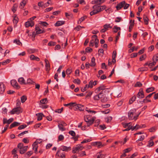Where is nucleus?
I'll use <instances>...</instances> for the list:
<instances>
[{
	"mask_svg": "<svg viewBox=\"0 0 158 158\" xmlns=\"http://www.w3.org/2000/svg\"><path fill=\"white\" fill-rule=\"evenodd\" d=\"M64 23L65 21H58L54 25L56 27H58L64 24Z\"/></svg>",
	"mask_w": 158,
	"mask_h": 158,
	"instance_id": "nucleus-21",
	"label": "nucleus"
},
{
	"mask_svg": "<svg viewBox=\"0 0 158 158\" xmlns=\"http://www.w3.org/2000/svg\"><path fill=\"white\" fill-rule=\"evenodd\" d=\"M72 72V70L71 69H68L66 71V73L67 75H70Z\"/></svg>",
	"mask_w": 158,
	"mask_h": 158,
	"instance_id": "nucleus-48",
	"label": "nucleus"
},
{
	"mask_svg": "<svg viewBox=\"0 0 158 158\" xmlns=\"http://www.w3.org/2000/svg\"><path fill=\"white\" fill-rule=\"evenodd\" d=\"M136 98V97L135 96H133L130 99L129 102V104H132L134 101L135 100Z\"/></svg>",
	"mask_w": 158,
	"mask_h": 158,
	"instance_id": "nucleus-28",
	"label": "nucleus"
},
{
	"mask_svg": "<svg viewBox=\"0 0 158 158\" xmlns=\"http://www.w3.org/2000/svg\"><path fill=\"white\" fill-rule=\"evenodd\" d=\"M125 4V1H123L118 4L116 8L117 10H120L122 7H123Z\"/></svg>",
	"mask_w": 158,
	"mask_h": 158,
	"instance_id": "nucleus-11",
	"label": "nucleus"
},
{
	"mask_svg": "<svg viewBox=\"0 0 158 158\" xmlns=\"http://www.w3.org/2000/svg\"><path fill=\"white\" fill-rule=\"evenodd\" d=\"M28 133V131H23L21 133L19 134L18 135V136L19 137L21 136H22L24 135L25 134H26V133Z\"/></svg>",
	"mask_w": 158,
	"mask_h": 158,
	"instance_id": "nucleus-57",
	"label": "nucleus"
},
{
	"mask_svg": "<svg viewBox=\"0 0 158 158\" xmlns=\"http://www.w3.org/2000/svg\"><path fill=\"white\" fill-rule=\"evenodd\" d=\"M122 20V19L121 17H118L116 18L115 20V22L116 23H118L120 22Z\"/></svg>",
	"mask_w": 158,
	"mask_h": 158,
	"instance_id": "nucleus-63",
	"label": "nucleus"
},
{
	"mask_svg": "<svg viewBox=\"0 0 158 158\" xmlns=\"http://www.w3.org/2000/svg\"><path fill=\"white\" fill-rule=\"evenodd\" d=\"M26 3V1L25 0H23L20 3V5L23 8Z\"/></svg>",
	"mask_w": 158,
	"mask_h": 158,
	"instance_id": "nucleus-53",
	"label": "nucleus"
},
{
	"mask_svg": "<svg viewBox=\"0 0 158 158\" xmlns=\"http://www.w3.org/2000/svg\"><path fill=\"white\" fill-rule=\"evenodd\" d=\"M105 87H106L104 85H101L95 90V92L97 94L99 93L100 91L101 90H103L105 89Z\"/></svg>",
	"mask_w": 158,
	"mask_h": 158,
	"instance_id": "nucleus-10",
	"label": "nucleus"
},
{
	"mask_svg": "<svg viewBox=\"0 0 158 158\" xmlns=\"http://www.w3.org/2000/svg\"><path fill=\"white\" fill-rule=\"evenodd\" d=\"M13 120L14 119L13 118H10L8 120H7L6 118H3V124H5L7 123L8 124H9L13 121Z\"/></svg>",
	"mask_w": 158,
	"mask_h": 158,
	"instance_id": "nucleus-15",
	"label": "nucleus"
},
{
	"mask_svg": "<svg viewBox=\"0 0 158 158\" xmlns=\"http://www.w3.org/2000/svg\"><path fill=\"white\" fill-rule=\"evenodd\" d=\"M10 61V60L8 59L6 60L5 61L1 62V64L3 65H5L6 64L9 63Z\"/></svg>",
	"mask_w": 158,
	"mask_h": 158,
	"instance_id": "nucleus-50",
	"label": "nucleus"
},
{
	"mask_svg": "<svg viewBox=\"0 0 158 158\" xmlns=\"http://www.w3.org/2000/svg\"><path fill=\"white\" fill-rule=\"evenodd\" d=\"M47 98H45L41 100L40 101V102L42 104H45L47 103Z\"/></svg>",
	"mask_w": 158,
	"mask_h": 158,
	"instance_id": "nucleus-46",
	"label": "nucleus"
},
{
	"mask_svg": "<svg viewBox=\"0 0 158 158\" xmlns=\"http://www.w3.org/2000/svg\"><path fill=\"white\" fill-rule=\"evenodd\" d=\"M156 129V127H153L150 128L149 129V131L150 132H153L155 131Z\"/></svg>",
	"mask_w": 158,
	"mask_h": 158,
	"instance_id": "nucleus-58",
	"label": "nucleus"
},
{
	"mask_svg": "<svg viewBox=\"0 0 158 158\" xmlns=\"http://www.w3.org/2000/svg\"><path fill=\"white\" fill-rule=\"evenodd\" d=\"M136 110L135 109H133L130 110L128 112V116L129 120H134L135 121L137 119L140 112L139 114H136Z\"/></svg>",
	"mask_w": 158,
	"mask_h": 158,
	"instance_id": "nucleus-1",
	"label": "nucleus"
},
{
	"mask_svg": "<svg viewBox=\"0 0 158 158\" xmlns=\"http://www.w3.org/2000/svg\"><path fill=\"white\" fill-rule=\"evenodd\" d=\"M13 42L14 43L16 44L20 45L21 43L20 42V40H17V39L15 40H14Z\"/></svg>",
	"mask_w": 158,
	"mask_h": 158,
	"instance_id": "nucleus-62",
	"label": "nucleus"
},
{
	"mask_svg": "<svg viewBox=\"0 0 158 158\" xmlns=\"http://www.w3.org/2000/svg\"><path fill=\"white\" fill-rule=\"evenodd\" d=\"M93 8L94 9H97L99 12L102 11L101 6L98 5H94L93 6Z\"/></svg>",
	"mask_w": 158,
	"mask_h": 158,
	"instance_id": "nucleus-19",
	"label": "nucleus"
},
{
	"mask_svg": "<svg viewBox=\"0 0 158 158\" xmlns=\"http://www.w3.org/2000/svg\"><path fill=\"white\" fill-rule=\"evenodd\" d=\"M71 147L70 146L67 147L64 145L61 146L60 148L58 150H60V151H65L68 152L71 150Z\"/></svg>",
	"mask_w": 158,
	"mask_h": 158,
	"instance_id": "nucleus-7",
	"label": "nucleus"
},
{
	"mask_svg": "<svg viewBox=\"0 0 158 158\" xmlns=\"http://www.w3.org/2000/svg\"><path fill=\"white\" fill-rule=\"evenodd\" d=\"M148 70V68L146 67H142L138 69L139 71H147Z\"/></svg>",
	"mask_w": 158,
	"mask_h": 158,
	"instance_id": "nucleus-44",
	"label": "nucleus"
},
{
	"mask_svg": "<svg viewBox=\"0 0 158 158\" xmlns=\"http://www.w3.org/2000/svg\"><path fill=\"white\" fill-rule=\"evenodd\" d=\"M151 102V100L148 99V98H147L146 97L145 99H144L143 101L141 102H143L145 103H147L148 102Z\"/></svg>",
	"mask_w": 158,
	"mask_h": 158,
	"instance_id": "nucleus-41",
	"label": "nucleus"
},
{
	"mask_svg": "<svg viewBox=\"0 0 158 158\" xmlns=\"http://www.w3.org/2000/svg\"><path fill=\"white\" fill-rule=\"evenodd\" d=\"M112 117L111 116H109L105 118V121L107 123H109L112 120Z\"/></svg>",
	"mask_w": 158,
	"mask_h": 158,
	"instance_id": "nucleus-47",
	"label": "nucleus"
},
{
	"mask_svg": "<svg viewBox=\"0 0 158 158\" xmlns=\"http://www.w3.org/2000/svg\"><path fill=\"white\" fill-rule=\"evenodd\" d=\"M32 153L33 152L31 151H28L25 154V156L26 157H29Z\"/></svg>",
	"mask_w": 158,
	"mask_h": 158,
	"instance_id": "nucleus-40",
	"label": "nucleus"
},
{
	"mask_svg": "<svg viewBox=\"0 0 158 158\" xmlns=\"http://www.w3.org/2000/svg\"><path fill=\"white\" fill-rule=\"evenodd\" d=\"M79 110L80 111H83L84 110V106L81 104H79Z\"/></svg>",
	"mask_w": 158,
	"mask_h": 158,
	"instance_id": "nucleus-54",
	"label": "nucleus"
},
{
	"mask_svg": "<svg viewBox=\"0 0 158 158\" xmlns=\"http://www.w3.org/2000/svg\"><path fill=\"white\" fill-rule=\"evenodd\" d=\"M92 49L89 47H87L85 49L86 52H92Z\"/></svg>",
	"mask_w": 158,
	"mask_h": 158,
	"instance_id": "nucleus-61",
	"label": "nucleus"
},
{
	"mask_svg": "<svg viewBox=\"0 0 158 158\" xmlns=\"http://www.w3.org/2000/svg\"><path fill=\"white\" fill-rule=\"evenodd\" d=\"M56 156L59 157L60 158H65V153L64 152H61L60 150H58Z\"/></svg>",
	"mask_w": 158,
	"mask_h": 158,
	"instance_id": "nucleus-5",
	"label": "nucleus"
},
{
	"mask_svg": "<svg viewBox=\"0 0 158 158\" xmlns=\"http://www.w3.org/2000/svg\"><path fill=\"white\" fill-rule=\"evenodd\" d=\"M56 44V42H53L52 41H50L48 44V46H53Z\"/></svg>",
	"mask_w": 158,
	"mask_h": 158,
	"instance_id": "nucleus-45",
	"label": "nucleus"
},
{
	"mask_svg": "<svg viewBox=\"0 0 158 158\" xmlns=\"http://www.w3.org/2000/svg\"><path fill=\"white\" fill-rule=\"evenodd\" d=\"M22 108L19 106L13 109L10 112L11 114H19L22 112Z\"/></svg>",
	"mask_w": 158,
	"mask_h": 158,
	"instance_id": "nucleus-3",
	"label": "nucleus"
},
{
	"mask_svg": "<svg viewBox=\"0 0 158 158\" xmlns=\"http://www.w3.org/2000/svg\"><path fill=\"white\" fill-rule=\"evenodd\" d=\"M92 145L97 147L98 148H100L103 146V145L100 142H95L92 143Z\"/></svg>",
	"mask_w": 158,
	"mask_h": 158,
	"instance_id": "nucleus-18",
	"label": "nucleus"
},
{
	"mask_svg": "<svg viewBox=\"0 0 158 158\" xmlns=\"http://www.w3.org/2000/svg\"><path fill=\"white\" fill-rule=\"evenodd\" d=\"M43 115V114L42 113H39L37 115V120L38 121L41 120L42 118V116Z\"/></svg>",
	"mask_w": 158,
	"mask_h": 158,
	"instance_id": "nucleus-34",
	"label": "nucleus"
},
{
	"mask_svg": "<svg viewBox=\"0 0 158 158\" xmlns=\"http://www.w3.org/2000/svg\"><path fill=\"white\" fill-rule=\"evenodd\" d=\"M92 38L94 39L95 46L96 48L98 47V44L99 43V40L98 39L97 36L96 35H94L92 36Z\"/></svg>",
	"mask_w": 158,
	"mask_h": 158,
	"instance_id": "nucleus-14",
	"label": "nucleus"
},
{
	"mask_svg": "<svg viewBox=\"0 0 158 158\" xmlns=\"http://www.w3.org/2000/svg\"><path fill=\"white\" fill-rule=\"evenodd\" d=\"M98 153H99V155L97 156V158H104L105 156L102 154V151Z\"/></svg>",
	"mask_w": 158,
	"mask_h": 158,
	"instance_id": "nucleus-42",
	"label": "nucleus"
},
{
	"mask_svg": "<svg viewBox=\"0 0 158 158\" xmlns=\"http://www.w3.org/2000/svg\"><path fill=\"white\" fill-rule=\"evenodd\" d=\"M120 30V27H118L116 25L114 26L113 28V31L114 33H116L118 31Z\"/></svg>",
	"mask_w": 158,
	"mask_h": 158,
	"instance_id": "nucleus-26",
	"label": "nucleus"
},
{
	"mask_svg": "<svg viewBox=\"0 0 158 158\" xmlns=\"http://www.w3.org/2000/svg\"><path fill=\"white\" fill-rule=\"evenodd\" d=\"M69 133L73 136V137H74L76 135V133L73 131L71 130L69 131Z\"/></svg>",
	"mask_w": 158,
	"mask_h": 158,
	"instance_id": "nucleus-52",
	"label": "nucleus"
},
{
	"mask_svg": "<svg viewBox=\"0 0 158 158\" xmlns=\"http://www.w3.org/2000/svg\"><path fill=\"white\" fill-rule=\"evenodd\" d=\"M18 81L21 84H26V82H25V80L23 77L19 78L18 79Z\"/></svg>",
	"mask_w": 158,
	"mask_h": 158,
	"instance_id": "nucleus-23",
	"label": "nucleus"
},
{
	"mask_svg": "<svg viewBox=\"0 0 158 158\" xmlns=\"http://www.w3.org/2000/svg\"><path fill=\"white\" fill-rule=\"evenodd\" d=\"M32 146L33 147L32 149L35 151V152L36 153H37V148H38L37 144L36 143V142H34Z\"/></svg>",
	"mask_w": 158,
	"mask_h": 158,
	"instance_id": "nucleus-22",
	"label": "nucleus"
},
{
	"mask_svg": "<svg viewBox=\"0 0 158 158\" xmlns=\"http://www.w3.org/2000/svg\"><path fill=\"white\" fill-rule=\"evenodd\" d=\"M27 97L26 96L23 95L21 97V102L22 103L25 102L26 100H27Z\"/></svg>",
	"mask_w": 158,
	"mask_h": 158,
	"instance_id": "nucleus-37",
	"label": "nucleus"
},
{
	"mask_svg": "<svg viewBox=\"0 0 158 158\" xmlns=\"http://www.w3.org/2000/svg\"><path fill=\"white\" fill-rule=\"evenodd\" d=\"M143 19L144 23L146 25H148V24L149 19L146 15H144L143 17Z\"/></svg>",
	"mask_w": 158,
	"mask_h": 158,
	"instance_id": "nucleus-30",
	"label": "nucleus"
},
{
	"mask_svg": "<svg viewBox=\"0 0 158 158\" xmlns=\"http://www.w3.org/2000/svg\"><path fill=\"white\" fill-rule=\"evenodd\" d=\"M142 86V84L139 81L137 82L135 85V87H141Z\"/></svg>",
	"mask_w": 158,
	"mask_h": 158,
	"instance_id": "nucleus-49",
	"label": "nucleus"
},
{
	"mask_svg": "<svg viewBox=\"0 0 158 158\" xmlns=\"http://www.w3.org/2000/svg\"><path fill=\"white\" fill-rule=\"evenodd\" d=\"M35 30L36 31V33L37 34H40V33H44L45 32V31L44 30H42L41 29H39L37 30V27H36L35 28Z\"/></svg>",
	"mask_w": 158,
	"mask_h": 158,
	"instance_id": "nucleus-33",
	"label": "nucleus"
},
{
	"mask_svg": "<svg viewBox=\"0 0 158 158\" xmlns=\"http://www.w3.org/2000/svg\"><path fill=\"white\" fill-rule=\"evenodd\" d=\"M137 97L139 98H142L144 97L143 89L141 88L137 95Z\"/></svg>",
	"mask_w": 158,
	"mask_h": 158,
	"instance_id": "nucleus-9",
	"label": "nucleus"
},
{
	"mask_svg": "<svg viewBox=\"0 0 158 158\" xmlns=\"http://www.w3.org/2000/svg\"><path fill=\"white\" fill-rule=\"evenodd\" d=\"M96 65L95 62V59L94 57H93L91 60V63L90 64V66L92 67H94Z\"/></svg>",
	"mask_w": 158,
	"mask_h": 158,
	"instance_id": "nucleus-27",
	"label": "nucleus"
},
{
	"mask_svg": "<svg viewBox=\"0 0 158 158\" xmlns=\"http://www.w3.org/2000/svg\"><path fill=\"white\" fill-rule=\"evenodd\" d=\"M138 49L137 47L135 48V47H133L129 50L128 52L129 53H131L133 52L134 50L137 51Z\"/></svg>",
	"mask_w": 158,
	"mask_h": 158,
	"instance_id": "nucleus-38",
	"label": "nucleus"
},
{
	"mask_svg": "<svg viewBox=\"0 0 158 158\" xmlns=\"http://www.w3.org/2000/svg\"><path fill=\"white\" fill-rule=\"evenodd\" d=\"M27 127V125L25 124V125H22L19 126L18 127V129L19 130H21L23 129H24Z\"/></svg>",
	"mask_w": 158,
	"mask_h": 158,
	"instance_id": "nucleus-60",
	"label": "nucleus"
},
{
	"mask_svg": "<svg viewBox=\"0 0 158 158\" xmlns=\"http://www.w3.org/2000/svg\"><path fill=\"white\" fill-rule=\"evenodd\" d=\"M45 61L46 63L45 66L47 68L46 70L48 71V68H49L50 67V64L48 61L47 59H45Z\"/></svg>",
	"mask_w": 158,
	"mask_h": 158,
	"instance_id": "nucleus-32",
	"label": "nucleus"
},
{
	"mask_svg": "<svg viewBox=\"0 0 158 158\" xmlns=\"http://www.w3.org/2000/svg\"><path fill=\"white\" fill-rule=\"evenodd\" d=\"M20 124V123L16 122H15L10 125L9 127L10 129H11L13 127L18 126Z\"/></svg>",
	"mask_w": 158,
	"mask_h": 158,
	"instance_id": "nucleus-20",
	"label": "nucleus"
},
{
	"mask_svg": "<svg viewBox=\"0 0 158 158\" xmlns=\"http://www.w3.org/2000/svg\"><path fill=\"white\" fill-rule=\"evenodd\" d=\"M88 87H89L90 88H91L93 87V80H91L89 83V85H88Z\"/></svg>",
	"mask_w": 158,
	"mask_h": 158,
	"instance_id": "nucleus-59",
	"label": "nucleus"
},
{
	"mask_svg": "<svg viewBox=\"0 0 158 158\" xmlns=\"http://www.w3.org/2000/svg\"><path fill=\"white\" fill-rule=\"evenodd\" d=\"M11 85L15 88L18 89L20 88V86L19 85L15 80H11L10 81Z\"/></svg>",
	"mask_w": 158,
	"mask_h": 158,
	"instance_id": "nucleus-6",
	"label": "nucleus"
},
{
	"mask_svg": "<svg viewBox=\"0 0 158 158\" xmlns=\"http://www.w3.org/2000/svg\"><path fill=\"white\" fill-rule=\"evenodd\" d=\"M146 55H143L141 56L139 58V60L140 61H142L144 60L146 58Z\"/></svg>",
	"mask_w": 158,
	"mask_h": 158,
	"instance_id": "nucleus-51",
	"label": "nucleus"
},
{
	"mask_svg": "<svg viewBox=\"0 0 158 158\" xmlns=\"http://www.w3.org/2000/svg\"><path fill=\"white\" fill-rule=\"evenodd\" d=\"M153 61H154L156 63L158 60V53L154 56L152 58Z\"/></svg>",
	"mask_w": 158,
	"mask_h": 158,
	"instance_id": "nucleus-35",
	"label": "nucleus"
},
{
	"mask_svg": "<svg viewBox=\"0 0 158 158\" xmlns=\"http://www.w3.org/2000/svg\"><path fill=\"white\" fill-rule=\"evenodd\" d=\"M34 83V82L30 78L28 79L26 82V84H33Z\"/></svg>",
	"mask_w": 158,
	"mask_h": 158,
	"instance_id": "nucleus-43",
	"label": "nucleus"
},
{
	"mask_svg": "<svg viewBox=\"0 0 158 158\" xmlns=\"http://www.w3.org/2000/svg\"><path fill=\"white\" fill-rule=\"evenodd\" d=\"M104 28L102 29L100 32L102 33H104L106 31L108 30V28H112V27L110 26V24H106L103 26Z\"/></svg>",
	"mask_w": 158,
	"mask_h": 158,
	"instance_id": "nucleus-8",
	"label": "nucleus"
},
{
	"mask_svg": "<svg viewBox=\"0 0 158 158\" xmlns=\"http://www.w3.org/2000/svg\"><path fill=\"white\" fill-rule=\"evenodd\" d=\"M83 147L82 145L81 144H79L77 145L75 147L73 148L72 152L73 153H76L77 151H79V150H81Z\"/></svg>",
	"mask_w": 158,
	"mask_h": 158,
	"instance_id": "nucleus-4",
	"label": "nucleus"
},
{
	"mask_svg": "<svg viewBox=\"0 0 158 158\" xmlns=\"http://www.w3.org/2000/svg\"><path fill=\"white\" fill-rule=\"evenodd\" d=\"M5 89L4 85L2 83H0V94H3L4 92Z\"/></svg>",
	"mask_w": 158,
	"mask_h": 158,
	"instance_id": "nucleus-17",
	"label": "nucleus"
},
{
	"mask_svg": "<svg viewBox=\"0 0 158 158\" xmlns=\"http://www.w3.org/2000/svg\"><path fill=\"white\" fill-rule=\"evenodd\" d=\"M155 88L153 87L148 88L147 89L146 92L147 93H149L152 92L154 90Z\"/></svg>",
	"mask_w": 158,
	"mask_h": 158,
	"instance_id": "nucleus-29",
	"label": "nucleus"
},
{
	"mask_svg": "<svg viewBox=\"0 0 158 158\" xmlns=\"http://www.w3.org/2000/svg\"><path fill=\"white\" fill-rule=\"evenodd\" d=\"M62 123L59 124L58 125V127L60 130L64 131L65 130V129L63 127V125H65L66 124L64 122Z\"/></svg>",
	"mask_w": 158,
	"mask_h": 158,
	"instance_id": "nucleus-25",
	"label": "nucleus"
},
{
	"mask_svg": "<svg viewBox=\"0 0 158 158\" xmlns=\"http://www.w3.org/2000/svg\"><path fill=\"white\" fill-rule=\"evenodd\" d=\"M103 96V94L102 92L98 93V94L95 95L94 97V99L95 100H98L100 98H101Z\"/></svg>",
	"mask_w": 158,
	"mask_h": 158,
	"instance_id": "nucleus-13",
	"label": "nucleus"
},
{
	"mask_svg": "<svg viewBox=\"0 0 158 158\" xmlns=\"http://www.w3.org/2000/svg\"><path fill=\"white\" fill-rule=\"evenodd\" d=\"M105 0H94L92 1L91 3L93 4H98V5H100L102 3H104L105 2Z\"/></svg>",
	"mask_w": 158,
	"mask_h": 158,
	"instance_id": "nucleus-12",
	"label": "nucleus"
},
{
	"mask_svg": "<svg viewBox=\"0 0 158 158\" xmlns=\"http://www.w3.org/2000/svg\"><path fill=\"white\" fill-rule=\"evenodd\" d=\"M34 25V22H31L30 20L26 22L25 23V26L26 27H28L30 26L32 27Z\"/></svg>",
	"mask_w": 158,
	"mask_h": 158,
	"instance_id": "nucleus-16",
	"label": "nucleus"
},
{
	"mask_svg": "<svg viewBox=\"0 0 158 158\" xmlns=\"http://www.w3.org/2000/svg\"><path fill=\"white\" fill-rule=\"evenodd\" d=\"M30 58L31 60H35L37 61H39L40 60V58L37 57L33 55H31L30 56Z\"/></svg>",
	"mask_w": 158,
	"mask_h": 158,
	"instance_id": "nucleus-24",
	"label": "nucleus"
},
{
	"mask_svg": "<svg viewBox=\"0 0 158 158\" xmlns=\"http://www.w3.org/2000/svg\"><path fill=\"white\" fill-rule=\"evenodd\" d=\"M19 151V153L20 154H23L27 151V149H25L24 147H23L20 149Z\"/></svg>",
	"mask_w": 158,
	"mask_h": 158,
	"instance_id": "nucleus-36",
	"label": "nucleus"
},
{
	"mask_svg": "<svg viewBox=\"0 0 158 158\" xmlns=\"http://www.w3.org/2000/svg\"><path fill=\"white\" fill-rule=\"evenodd\" d=\"M24 147V145L22 143H20L18 145V148L20 149Z\"/></svg>",
	"mask_w": 158,
	"mask_h": 158,
	"instance_id": "nucleus-64",
	"label": "nucleus"
},
{
	"mask_svg": "<svg viewBox=\"0 0 158 158\" xmlns=\"http://www.w3.org/2000/svg\"><path fill=\"white\" fill-rule=\"evenodd\" d=\"M73 82L75 83L79 84H80V83L81 82V81H80V79L77 78V79H74L73 80Z\"/></svg>",
	"mask_w": 158,
	"mask_h": 158,
	"instance_id": "nucleus-56",
	"label": "nucleus"
},
{
	"mask_svg": "<svg viewBox=\"0 0 158 158\" xmlns=\"http://www.w3.org/2000/svg\"><path fill=\"white\" fill-rule=\"evenodd\" d=\"M123 100L122 99L120 101L118 102L117 104L118 106H121L123 104Z\"/></svg>",
	"mask_w": 158,
	"mask_h": 158,
	"instance_id": "nucleus-55",
	"label": "nucleus"
},
{
	"mask_svg": "<svg viewBox=\"0 0 158 158\" xmlns=\"http://www.w3.org/2000/svg\"><path fill=\"white\" fill-rule=\"evenodd\" d=\"M84 118L85 121L87 123L88 127L92 124L95 120V118L94 117L92 118L91 119H89V116L87 115H85L84 116Z\"/></svg>",
	"mask_w": 158,
	"mask_h": 158,
	"instance_id": "nucleus-2",
	"label": "nucleus"
},
{
	"mask_svg": "<svg viewBox=\"0 0 158 158\" xmlns=\"http://www.w3.org/2000/svg\"><path fill=\"white\" fill-rule=\"evenodd\" d=\"M154 143L152 140V139H150L148 142V144L147 145V146L149 147H150L154 145Z\"/></svg>",
	"mask_w": 158,
	"mask_h": 158,
	"instance_id": "nucleus-31",
	"label": "nucleus"
},
{
	"mask_svg": "<svg viewBox=\"0 0 158 158\" xmlns=\"http://www.w3.org/2000/svg\"><path fill=\"white\" fill-rule=\"evenodd\" d=\"M87 18V16H84L83 17L81 18L79 20V21L78 22V23L79 24V22H80V23L82 22L85 19Z\"/></svg>",
	"mask_w": 158,
	"mask_h": 158,
	"instance_id": "nucleus-39",
	"label": "nucleus"
}]
</instances>
